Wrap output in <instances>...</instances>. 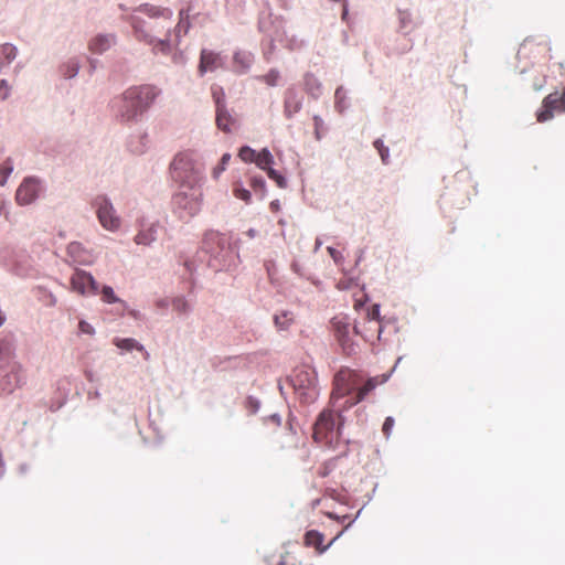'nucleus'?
I'll return each instance as SVG.
<instances>
[{
  "label": "nucleus",
  "mask_w": 565,
  "mask_h": 565,
  "mask_svg": "<svg viewBox=\"0 0 565 565\" xmlns=\"http://www.w3.org/2000/svg\"><path fill=\"white\" fill-rule=\"evenodd\" d=\"M169 47H170V45H169L168 40H166V41L164 40H160L158 42V44L156 45V49L158 51L162 52V53H167L169 51Z\"/></svg>",
  "instance_id": "a19ab883"
},
{
  "label": "nucleus",
  "mask_w": 565,
  "mask_h": 565,
  "mask_svg": "<svg viewBox=\"0 0 565 565\" xmlns=\"http://www.w3.org/2000/svg\"><path fill=\"white\" fill-rule=\"evenodd\" d=\"M256 156V151L247 146L242 147L238 152L239 159L244 162H255Z\"/></svg>",
  "instance_id": "b1692460"
},
{
  "label": "nucleus",
  "mask_w": 565,
  "mask_h": 565,
  "mask_svg": "<svg viewBox=\"0 0 565 565\" xmlns=\"http://www.w3.org/2000/svg\"><path fill=\"white\" fill-rule=\"evenodd\" d=\"M79 329L82 332L88 333V334H92L94 332L92 326L89 323H87L86 321L79 322Z\"/></svg>",
  "instance_id": "79ce46f5"
},
{
  "label": "nucleus",
  "mask_w": 565,
  "mask_h": 565,
  "mask_svg": "<svg viewBox=\"0 0 565 565\" xmlns=\"http://www.w3.org/2000/svg\"><path fill=\"white\" fill-rule=\"evenodd\" d=\"M94 204L102 226L107 231H117L120 227V218L116 215L110 202L104 196H98Z\"/></svg>",
  "instance_id": "6e6552de"
},
{
  "label": "nucleus",
  "mask_w": 565,
  "mask_h": 565,
  "mask_svg": "<svg viewBox=\"0 0 565 565\" xmlns=\"http://www.w3.org/2000/svg\"><path fill=\"white\" fill-rule=\"evenodd\" d=\"M374 147L379 151L381 159L384 163H387L390 151L388 148L384 146L383 141L381 139H376L374 141Z\"/></svg>",
  "instance_id": "7c9ffc66"
},
{
  "label": "nucleus",
  "mask_w": 565,
  "mask_h": 565,
  "mask_svg": "<svg viewBox=\"0 0 565 565\" xmlns=\"http://www.w3.org/2000/svg\"><path fill=\"white\" fill-rule=\"evenodd\" d=\"M353 330L355 334L361 335L365 341L374 342L380 340L382 333L380 306L373 305L367 309L362 320L355 322Z\"/></svg>",
  "instance_id": "39448f33"
},
{
  "label": "nucleus",
  "mask_w": 565,
  "mask_h": 565,
  "mask_svg": "<svg viewBox=\"0 0 565 565\" xmlns=\"http://www.w3.org/2000/svg\"><path fill=\"white\" fill-rule=\"evenodd\" d=\"M223 65L222 58L220 54L210 51L202 50L200 56V63L198 67V72L201 76H203L206 72H213Z\"/></svg>",
  "instance_id": "ddd939ff"
},
{
  "label": "nucleus",
  "mask_w": 565,
  "mask_h": 565,
  "mask_svg": "<svg viewBox=\"0 0 565 565\" xmlns=\"http://www.w3.org/2000/svg\"><path fill=\"white\" fill-rule=\"evenodd\" d=\"M290 382L297 398L301 403L310 404L317 399L319 390L317 386V374L313 370L307 366L295 369Z\"/></svg>",
  "instance_id": "20e7f679"
},
{
  "label": "nucleus",
  "mask_w": 565,
  "mask_h": 565,
  "mask_svg": "<svg viewBox=\"0 0 565 565\" xmlns=\"http://www.w3.org/2000/svg\"><path fill=\"white\" fill-rule=\"evenodd\" d=\"M102 299L107 303H114L118 301L111 287L104 286L102 289Z\"/></svg>",
  "instance_id": "c85d7f7f"
},
{
  "label": "nucleus",
  "mask_w": 565,
  "mask_h": 565,
  "mask_svg": "<svg viewBox=\"0 0 565 565\" xmlns=\"http://www.w3.org/2000/svg\"><path fill=\"white\" fill-rule=\"evenodd\" d=\"M41 190L40 181L29 177L23 180L15 193V200L20 205L31 204L39 195Z\"/></svg>",
  "instance_id": "9b49d317"
},
{
  "label": "nucleus",
  "mask_w": 565,
  "mask_h": 565,
  "mask_svg": "<svg viewBox=\"0 0 565 565\" xmlns=\"http://www.w3.org/2000/svg\"><path fill=\"white\" fill-rule=\"evenodd\" d=\"M299 108H300L299 104H296L294 110L297 111Z\"/></svg>",
  "instance_id": "3c124183"
},
{
  "label": "nucleus",
  "mask_w": 565,
  "mask_h": 565,
  "mask_svg": "<svg viewBox=\"0 0 565 565\" xmlns=\"http://www.w3.org/2000/svg\"><path fill=\"white\" fill-rule=\"evenodd\" d=\"M114 343L116 347H118L121 350L131 351L134 349L138 351H143V347L139 344L135 339L127 338V339H115Z\"/></svg>",
  "instance_id": "4be33fe9"
},
{
  "label": "nucleus",
  "mask_w": 565,
  "mask_h": 565,
  "mask_svg": "<svg viewBox=\"0 0 565 565\" xmlns=\"http://www.w3.org/2000/svg\"><path fill=\"white\" fill-rule=\"evenodd\" d=\"M328 253L337 265L340 266L343 264L344 257L341 252L333 247H328Z\"/></svg>",
  "instance_id": "72a5a7b5"
},
{
  "label": "nucleus",
  "mask_w": 565,
  "mask_h": 565,
  "mask_svg": "<svg viewBox=\"0 0 565 565\" xmlns=\"http://www.w3.org/2000/svg\"><path fill=\"white\" fill-rule=\"evenodd\" d=\"M9 92H10V88H9L8 82L6 79H1V82H0V98L6 99L9 96Z\"/></svg>",
  "instance_id": "58836bf2"
},
{
  "label": "nucleus",
  "mask_w": 565,
  "mask_h": 565,
  "mask_svg": "<svg viewBox=\"0 0 565 565\" xmlns=\"http://www.w3.org/2000/svg\"><path fill=\"white\" fill-rule=\"evenodd\" d=\"M78 247H79V245H78V244L73 243V244H71V245L68 246V250H70V253H73V252H74L75 249H77Z\"/></svg>",
  "instance_id": "a18cd8bd"
},
{
  "label": "nucleus",
  "mask_w": 565,
  "mask_h": 565,
  "mask_svg": "<svg viewBox=\"0 0 565 565\" xmlns=\"http://www.w3.org/2000/svg\"><path fill=\"white\" fill-rule=\"evenodd\" d=\"M291 322L292 318L288 312L275 316V324L281 330L288 329Z\"/></svg>",
  "instance_id": "393cba45"
},
{
  "label": "nucleus",
  "mask_w": 565,
  "mask_h": 565,
  "mask_svg": "<svg viewBox=\"0 0 565 565\" xmlns=\"http://www.w3.org/2000/svg\"><path fill=\"white\" fill-rule=\"evenodd\" d=\"M72 289L83 296L96 295L98 292V284L94 277L84 270L76 269L71 277Z\"/></svg>",
  "instance_id": "9d476101"
},
{
  "label": "nucleus",
  "mask_w": 565,
  "mask_h": 565,
  "mask_svg": "<svg viewBox=\"0 0 565 565\" xmlns=\"http://www.w3.org/2000/svg\"><path fill=\"white\" fill-rule=\"evenodd\" d=\"M12 170H13V166L10 160H7L0 164V175H1L0 184L1 185H4L6 180L9 177V174L12 172Z\"/></svg>",
  "instance_id": "cd10ccee"
},
{
  "label": "nucleus",
  "mask_w": 565,
  "mask_h": 565,
  "mask_svg": "<svg viewBox=\"0 0 565 565\" xmlns=\"http://www.w3.org/2000/svg\"><path fill=\"white\" fill-rule=\"evenodd\" d=\"M77 73V65H75L71 72L66 73L67 77H73Z\"/></svg>",
  "instance_id": "c03bdc74"
},
{
  "label": "nucleus",
  "mask_w": 565,
  "mask_h": 565,
  "mask_svg": "<svg viewBox=\"0 0 565 565\" xmlns=\"http://www.w3.org/2000/svg\"><path fill=\"white\" fill-rule=\"evenodd\" d=\"M334 97H335L337 108H339V110L342 111L343 110L342 102L344 98V92L341 87L337 88Z\"/></svg>",
  "instance_id": "e433bc0d"
},
{
  "label": "nucleus",
  "mask_w": 565,
  "mask_h": 565,
  "mask_svg": "<svg viewBox=\"0 0 565 565\" xmlns=\"http://www.w3.org/2000/svg\"><path fill=\"white\" fill-rule=\"evenodd\" d=\"M278 565H285V563H282V562H281V563H279Z\"/></svg>",
  "instance_id": "864d4df0"
},
{
  "label": "nucleus",
  "mask_w": 565,
  "mask_h": 565,
  "mask_svg": "<svg viewBox=\"0 0 565 565\" xmlns=\"http://www.w3.org/2000/svg\"><path fill=\"white\" fill-rule=\"evenodd\" d=\"M14 347L9 340H0V369L8 366L12 362H18L15 359Z\"/></svg>",
  "instance_id": "f3484780"
},
{
  "label": "nucleus",
  "mask_w": 565,
  "mask_h": 565,
  "mask_svg": "<svg viewBox=\"0 0 565 565\" xmlns=\"http://www.w3.org/2000/svg\"><path fill=\"white\" fill-rule=\"evenodd\" d=\"M555 113H565V92H554L543 99L542 108L536 113L539 122H545L554 117Z\"/></svg>",
  "instance_id": "0eeeda50"
},
{
  "label": "nucleus",
  "mask_w": 565,
  "mask_h": 565,
  "mask_svg": "<svg viewBox=\"0 0 565 565\" xmlns=\"http://www.w3.org/2000/svg\"><path fill=\"white\" fill-rule=\"evenodd\" d=\"M114 42V38L110 35H97L89 42V50L93 53H103L107 51Z\"/></svg>",
  "instance_id": "a211bd4d"
},
{
  "label": "nucleus",
  "mask_w": 565,
  "mask_h": 565,
  "mask_svg": "<svg viewBox=\"0 0 565 565\" xmlns=\"http://www.w3.org/2000/svg\"><path fill=\"white\" fill-rule=\"evenodd\" d=\"M395 420L393 417H386L382 427V431L386 438L391 436L392 429L394 427Z\"/></svg>",
  "instance_id": "473e14b6"
},
{
  "label": "nucleus",
  "mask_w": 565,
  "mask_h": 565,
  "mask_svg": "<svg viewBox=\"0 0 565 565\" xmlns=\"http://www.w3.org/2000/svg\"><path fill=\"white\" fill-rule=\"evenodd\" d=\"M250 183L254 189H256V188L264 189L265 188V181L262 178H253Z\"/></svg>",
  "instance_id": "37998d69"
},
{
  "label": "nucleus",
  "mask_w": 565,
  "mask_h": 565,
  "mask_svg": "<svg viewBox=\"0 0 565 565\" xmlns=\"http://www.w3.org/2000/svg\"><path fill=\"white\" fill-rule=\"evenodd\" d=\"M135 33L139 39H142L149 43H152V39L148 34H143V31L139 28L138 22H134Z\"/></svg>",
  "instance_id": "4c0bfd02"
},
{
  "label": "nucleus",
  "mask_w": 565,
  "mask_h": 565,
  "mask_svg": "<svg viewBox=\"0 0 565 565\" xmlns=\"http://www.w3.org/2000/svg\"><path fill=\"white\" fill-rule=\"evenodd\" d=\"M201 192L194 191L189 199L186 193H178L174 198L175 204L188 212V215L193 216L199 213L201 209Z\"/></svg>",
  "instance_id": "f8f14e48"
},
{
  "label": "nucleus",
  "mask_w": 565,
  "mask_h": 565,
  "mask_svg": "<svg viewBox=\"0 0 565 565\" xmlns=\"http://www.w3.org/2000/svg\"><path fill=\"white\" fill-rule=\"evenodd\" d=\"M233 194L236 199H239L246 203L250 202L252 195L248 190L242 186L239 182L234 183L233 185Z\"/></svg>",
  "instance_id": "5701e85b"
},
{
  "label": "nucleus",
  "mask_w": 565,
  "mask_h": 565,
  "mask_svg": "<svg viewBox=\"0 0 565 565\" xmlns=\"http://www.w3.org/2000/svg\"><path fill=\"white\" fill-rule=\"evenodd\" d=\"M347 14H348V10H347V8L344 7V10H343V13H342V18H343V19H345Z\"/></svg>",
  "instance_id": "09e8293b"
},
{
  "label": "nucleus",
  "mask_w": 565,
  "mask_h": 565,
  "mask_svg": "<svg viewBox=\"0 0 565 565\" xmlns=\"http://www.w3.org/2000/svg\"><path fill=\"white\" fill-rule=\"evenodd\" d=\"M313 124H315V135L318 140L321 139V132L323 129V120L319 116L313 117Z\"/></svg>",
  "instance_id": "c9c22d12"
},
{
  "label": "nucleus",
  "mask_w": 565,
  "mask_h": 565,
  "mask_svg": "<svg viewBox=\"0 0 565 565\" xmlns=\"http://www.w3.org/2000/svg\"><path fill=\"white\" fill-rule=\"evenodd\" d=\"M25 382L26 373L19 361L0 369V394H11Z\"/></svg>",
  "instance_id": "423d86ee"
},
{
  "label": "nucleus",
  "mask_w": 565,
  "mask_h": 565,
  "mask_svg": "<svg viewBox=\"0 0 565 565\" xmlns=\"http://www.w3.org/2000/svg\"><path fill=\"white\" fill-rule=\"evenodd\" d=\"M230 159H231V154L230 153H224L222 156L220 163L212 171V175H213L214 179H218L221 173L223 171H225L226 166H227Z\"/></svg>",
  "instance_id": "a878e982"
},
{
  "label": "nucleus",
  "mask_w": 565,
  "mask_h": 565,
  "mask_svg": "<svg viewBox=\"0 0 565 565\" xmlns=\"http://www.w3.org/2000/svg\"><path fill=\"white\" fill-rule=\"evenodd\" d=\"M170 168L173 178L182 182L186 181L195 173L194 161L192 157L185 152L178 153L172 160Z\"/></svg>",
  "instance_id": "1a4fd4ad"
},
{
  "label": "nucleus",
  "mask_w": 565,
  "mask_h": 565,
  "mask_svg": "<svg viewBox=\"0 0 565 565\" xmlns=\"http://www.w3.org/2000/svg\"><path fill=\"white\" fill-rule=\"evenodd\" d=\"M269 179L274 180L279 188L286 186V179L271 167L265 170Z\"/></svg>",
  "instance_id": "bb28decb"
},
{
  "label": "nucleus",
  "mask_w": 565,
  "mask_h": 565,
  "mask_svg": "<svg viewBox=\"0 0 565 565\" xmlns=\"http://www.w3.org/2000/svg\"><path fill=\"white\" fill-rule=\"evenodd\" d=\"M234 120L232 116L226 110L225 103H220L217 100V108H216V125L220 129L223 131H230L231 126L233 125Z\"/></svg>",
  "instance_id": "dca6fc26"
},
{
  "label": "nucleus",
  "mask_w": 565,
  "mask_h": 565,
  "mask_svg": "<svg viewBox=\"0 0 565 565\" xmlns=\"http://www.w3.org/2000/svg\"><path fill=\"white\" fill-rule=\"evenodd\" d=\"M139 10L150 18H162L167 21H170L172 18L171 10L151 6V4H145V6L140 7Z\"/></svg>",
  "instance_id": "6ab92c4d"
},
{
  "label": "nucleus",
  "mask_w": 565,
  "mask_h": 565,
  "mask_svg": "<svg viewBox=\"0 0 565 565\" xmlns=\"http://www.w3.org/2000/svg\"><path fill=\"white\" fill-rule=\"evenodd\" d=\"M340 418V414L332 409H323L313 426L312 436L315 441L329 448H335L342 426V424L337 420Z\"/></svg>",
  "instance_id": "7ed1b4c3"
},
{
  "label": "nucleus",
  "mask_w": 565,
  "mask_h": 565,
  "mask_svg": "<svg viewBox=\"0 0 565 565\" xmlns=\"http://www.w3.org/2000/svg\"><path fill=\"white\" fill-rule=\"evenodd\" d=\"M172 307L178 313H185L189 310L188 301L181 297L173 299Z\"/></svg>",
  "instance_id": "c756f323"
},
{
  "label": "nucleus",
  "mask_w": 565,
  "mask_h": 565,
  "mask_svg": "<svg viewBox=\"0 0 565 565\" xmlns=\"http://www.w3.org/2000/svg\"><path fill=\"white\" fill-rule=\"evenodd\" d=\"M159 226L157 224H150L147 227L139 231L135 236V242L138 245L148 246L157 239Z\"/></svg>",
  "instance_id": "2eb2a0df"
},
{
  "label": "nucleus",
  "mask_w": 565,
  "mask_h": 565,
  "mask_svg": "<svg viewBox=\"0 0 565 565\" xmlns=\"http://www.w3.org/2000/svg\"><path fill=\"white\" fill-rule=\"evenodd\" d=\"M17 56V47L10 43L0 45V65L10 64Z\"/></svg>",
  "instance_id": "aec40b11"
},
{
  "label": "nucleus",
  "mask_w": 565,
  "mask_h": 565,
  "mask_svg": "<svg viewBox=\"0 0 565 565\" xmlns=\"http://www.w3.org/2000/svg\"><path fill=\"white\" fill-rule=\"evenodd\" d=\"M352 279L350 278H342L338 281L337 287L339 289H349L352 285Z\"/></svg>",
  "instance_id": "ea45409f"
},
{
  "label": "nucleus",
  "mask_w": 565,
  "mask_h": 565,
  "mask_svg": "<svg viewBox=\"0 0 565 565\" xmlns=\"http://www.w3.org/2000/svg\"><path fill=\"white\" fill-rule=\"evenodd\" d=\"M361 306H362V303H361L360 301H356V302L354 303V308H355V309H358V308H359V307H361Z\"/></svg>",
  "instance_id": "8fccbe9b"
},
{
  "label": "nucleus",
  "mask_w": 565,
  "mask_h": 565,
  "mask_svg": "<svg viewBox=\"0 0 565 565\" xmlns=\"http://www.w3.org/2000/svg\"><path fill=\"white\" fill-rule=\"evenodd\" d=\"M323 540H324V536H323L322 533H320V532H318L316 530H310V531H308L305 534L303 544L307 547H313L319 554H322L323 552H326L330 547V545L337 540V537H334L327 545L322 544Z\"/></svg>",
  "instance_id": "4468645a"
},
{
  "label": "nucleus",
  "mask_w": 565,
  "mask_h": 565,
  "mask_svg": "<svg viewBox=\"0 0 565 565\" xmlns=\"http://www.w3.org/2000/svg\"><path fill=\"white\" fill-rule=\"evenodd\" d=\"M320 499H317L312 502V508H316L320 503Z\"/></svg>",
  "instance_id": "de8ad7c7"
},
{
  "label": "nucleus",
  "mask_w": 565,
  "mask_h": 565,
  "mask_svg": "<svg viewBox=\"0 0 565 565\" xmlns=\"http://www.w3.org/2000/svg\"><path fill=\"white\" fill-rule=\"evenodd\" d=\"M212 97H213V99L215 102V106L216 107H217V100L220 103H225L224 102L225 95H224V92H223V89L221 87H216V86L212 87Z\"/></svg>",
  "instance_id": "f704fd0d"
},
{
  "label": "nucleus",
  "mask_w": 565,
  "mask_h": 565,
  "mask_svg": "<svg viewBox=\"0 0 565 565\" xmlns=\"http://www.w3.org/2000/svg\"><path fill=\"white\" fill-rule=\"evenodd\" d=\"M387 377L382 375L369 379L364 384L362 377L355 371L341 369L333 379V388L330 403L335 406L338 401L348 397L339 411H344L364 401V398L380 384L386 382Z\"/></svg>",
  "instance_id": "f257e3e1"
},
{
  "label": "nucleus",
  "mask_w": 565,
  "mask_h": 565,
  "mask_svg": "<svg viewBox=\"0 0 565 565\" xmlns=\"http://www.w3.org/2000/svg\"><path fill=\"white\" fill-rule=\"evenodd\" d=\"M263 79L269 86H275V85H277L278 79H279V72L276 70H271L266 75H264Z\"/></svg>",
  "instance_id": "2f4dec72"
},
{
  "label": "nucleus",
  "mask_w": 565,
  "mask_h": 565,
  "mask_svg": "<svg viewBox=\"0 0 565 565\" xmlns=\"http://www.w3.org/2000/svg\"><path fill=\"white\" fill-rule=\"evenodd\" d=\"M326 515H328L330 519L339 520V516H338V514H335V513H332V512H326Z\"/></svg>",
  "instance_id": "49530a36"
},
{
  "label": "nucleus",
  "mask_w": 565,
  "mask_h": 565,
  "mask_svg": "<svg viewBox=\"0 0 565 565\" xmlns=\"http://www.w3.org/2000/svg\"><path fill=\"white\" fill-rule=\"evenodd\" d=\"M273 162H274V157L270 153V151L268 149H266V148L263 149L260 152H258L257 156H256L255 163L262 170H267L268 168H270Z\"/></svg>",
  "instance_id": "412c9836"
},
{
  "label": "nucleus",
  "mask_w": 565,
  "mask_h": 565,
  "mask_svg": "<svg viewBox=\"0 0 565 565\" xmlns=\"http://www.w3.org/2000/svg\"><path fill=\"white\" fill-rule=\"evenodd\" d=\"M290 107L289 102H286V108L288 109Z\"/></svg>",
  "instance_id": "603ef678"
},
{
  "label": "nucleus",
  "mask_w": 565,
  "mask_h": 565,
  "mask_svg": "<svg viewBox=\"0 0 565 565\" xmlns=\"http://www.w3.org/2000/svg\"><path fill=\"white\" fill-rule=\"evenodd\" d=\"M159 93L153 85L132 86L114 100L113 108L121 121H130L146 111Z\"/></svg>",
  "instance_id": "f03ea898"
}]
</instances>
